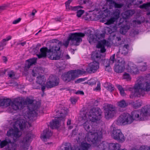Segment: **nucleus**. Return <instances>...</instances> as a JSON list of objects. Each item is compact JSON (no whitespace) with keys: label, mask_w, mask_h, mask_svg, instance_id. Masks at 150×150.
Here are the masks:
<instances>
[{"label":"nucleus","mask_w":150,"mask_h":150,"mask_svg":"<svg viewBox=\"0 0 150 150\" xmlns=\"http://www.w3.org/2000/svg\"><path fill=\"white\" fill-rule=\"evenodd\" d=\"M102 112L98 107H94L91 109L86 114H83L82 116L83 119H87V115L89 121L87 120L83 124L84 129L89 133H91L90 139L92 143L98 145L100 139V136L98 134L97 130L94 123L99 121L101 118Z\"/></svg>","instance_id":"f257e3e1"},{"label":"nucleus","mask_w":150,"mask_h":150,"mask_svg":"<svg viewBox=\"0 0 150 150\" xmlns=\"http://www.w3.org/2000/svg\"><path fill=\"white\" fill-rule=\"evenodd\" d=\"M134 120H143V119L141 116L139 110L133 111L132 112L131 115L128 113H123L118 118L117 121V123L118 125L130 124L133 122Z\"/></svg>","instance_id":"f03ea898"},{"label":"nucleus","mask_w":150,"mask_h":150,"mask_svg":"<svg viewBox=\"0 0 150 150\" xmlns=\"http://www.w3.org/2000/svg\"><path fill=\"white\" fill-rule=\"evenodd\" d=\"M129 90L132 91L130 96V98H133L136 97H140L141 95L143 96L145 94V91H150V83L147 82L143 83L139 82L136 84L133 88H130Z\"/></svg>","instance_id":"7ed1b4c3"},{"label":"nucleus","mask_w":150,"mask_h":150,"mask_svg":"<svg viewBox=\"0 0 150 150\" xmlns=\"http://www.w3.org/2000/svg\"><path fill=\"white\" fill-rule=\"evenodd\" d=\"M40 53L36 54V55L39 59L45 58L47 56V53L51 52L54 54L53 57L54 60H58L61 58V54L60 48L59 45H57L53 46L50 49H48L46 47H43L40 49Z\"/></svg>","instance_id":"20e7f679"},{"label":"nucleus","mask_w":150,"mask_h":150,"mask_svg":"<svg viewBox=\"0 0 150 150\" xmlns=\"http://www.w3.org/2000/svg\"><path fill=\"white\" fill-rule=\"evenodd\" d=\"M34 100L30 98H27L25 100H22V104L24 107L25 105H28V108L29 111L27 113L28 117L30 120H35V117L38 115L37 111L39 106L33 103Z\"/></svg>","instance_id":"39448f33"},{"label":"nucleus","mask_w":150,"mask_h":150,"mask_svg":"<svg viewBox=\"0 0 150 150\" xmlns=\"http://www.w3.org/2000/svg\"><path fill=\"white\" fill-rule=\"evenodd\" d=\"M57 113L56 117L59 119L52 120V122L50 123V127L52 129L58 128L59 127V120L60 122L61 121L64 122L65 120V117L67 113V110L66 108H64V109H62L60 112L59 110H56Z\"/></svg>","instance_id":"423d86ee"},{"label":"nucleus","mask_w":150,"mask_h":150,"mask_svg":"<svg viewBox=\"0 0 150 150\" xmlns=\"http://www.w3.org/2000/svg\"><path fill=\"white\" fill-rule=\"evenodd\" d=\"M116 64L114 66V70L116 73H121L125 68V62L123 58L117 56L115 59Z\"/></svg>","instance_id":"0eeeda50"},{"label":"nucleus","mask_w":150,"mask_h":150,"mask_svg":"<svg viewBox=\"0 0 150 150\" xmlns=\"http://www.w3.org/2000/svg\"><path fill=\"white\" fill-rule=\"evenodd\" d=\"M105 117L106 119L112 118L116 112L115 106L111 104H108L104 108Z\"/></svg>","instance_id":"6e6552de"},{"label":"nucleus","mask_w":150,"mask_h":150,"mask_svg":"<svg viewBox=\"0 0 150 150\" xmlns=\"http://www.w3.org/2000/svg\"><path fill=\"white\" fill-rule=\"evenodd\" d=\"M110 39L108 38L107 40L103 39L98 41V44L96 45V47L98 48H100V52L103 53L105 52L106 49L105 48V46L107 47H111V42H110Z\"/></svg>","instance_id":"1a4fd4ad"},{"label":"nucleus","mask_w":150,"mask_h":150,"mask_svg":"<svg viewBox=\"0 0 150 150\" xmlns=\"http://www.w3.org/2000/svg\"><path fill=\"white\" fill-rule=\"evenodd\" d=\"M74 70H71L63 74L62 76V79L65 82H68L74 80L76 76L75 74Z\"/></svg>","instance_id":"9d476101"},{"label":"nucleus","mask_w":150,"mask_h":150,"mask_svg":"<svg viewBox=\"0 0 150 150\" xmlns=\"http://www.w3.org/2000/svg\"><path fill=\"white\" fill-rule=\"evenodd\" d=\"M5 146H7L6 150H15L16 148V144L13 142H12L9 139H5L2 141L0 143V146L2 148Z\"/></svg>","instance_id":"9b49d317"},{"label":"nucleus","mask_w":150,"mask_h":150,"mask_svg":"<svg viewBox=\"0 0 150 150\" xmlns=\"http://www.w3.org/2000/svg\"><path fill=\"white\" fill-rule=\"evenodd\" d=\"M32 135L30 133H28L21 140V143L22 147L24 149H28L32 140Z\"/></svg>","instance_id":"f8f14e48"},{"label":"nucleus","mask_w":150,"mask_h":150,"mask_svg":"<svg viewBox=\"0 0 150 150\" xmlns=\"http://www.w3.org/2000/svg\"><path fill=\"white\" fill-rule=\"evenodd\" d=\"M112 136L113 139L120 142H123L125 140V137L120 129H113Z\"/></svg>","instance_id":"ddd939ff"},{"label":"nucleus","mask_w":150,"mask_h":150,"mask_svg":"<svg viewBox=\"0 0 150 150\" xmlns=\"http://www.w3.org/2000/svg\"><path fill=\"white\" fill-rule=\"evenodd\" d=\"M20 132L18 129L17 127L14 128V129L12 128L10 129L7 132V135L8 137H11L13 138L14 142H16L17 138H19L21 134H19Z\"/></svg>","instance_id":"4468645a"},{"label":"nucleus","mask_w":150,"mask_h":150,"mask_svg":"<svg viewBox=\"0 0 150 150\" xmlns=\"http://www.w3.org/2000/svg\"><path fill=\"white\" fill-rule=\"evenodd\" d=\"M22 104V99L18 98L12 101L11 106L12 109L15 110H21L24 108V106Z\"/></svg>","instance_id":"2eb2a0df"},{"label":"nucleus","mask_w":150,"mask_h":150,"mask_svg":"<svg viewBox=\"0 0 150 150\" xmlns=\"http://www.w3.org/2000/svg\"><path fill=\"white\" fill-rule=\"evenodd\" d=\"M127 39L129 40V38H111L110 40L111 42V46L112 45L115 46H118L127 43Z\"/></svg>","instance_id":"dca6fc26"},{"label":"nucleus","mask_w":150,"mask_h":150,"mask_svg":"<svg viewBox=\"0 0 150 150\" xmlns=\"http://www.w3.org/2000/svg\"><path fill=\"white\" fill-rule=\"evenodd\" d=\"M99 68V62L93 61L88 64L86 70L88 73H91L96 72Z\"/></svg>","instance_id":"f3484780"},{"label":"nucleus","mask_w":150,"mask_h":150,"mask_svg":"<svg viewBox=\"0 0 150 150\" xmlns=\"http://www.w3.org/2000/svg\"><path fill=\"white\" fill-rule=\"evenodd\" d=\"M141 116L143 120H148V117L150 115V110L149 106H145L141 109L140 112Z\"/></svg>","instance_id":"a211bd4d"},{"label":"nucleus","mask_w":150,"mask_h":150,"mask_svg":"<svg viewBox=\"0 0 150 150\" xmlns=\"http://www.w3.org/2000/svg\"><path fill=\"white\" fill-rule=\"evenodd\" d=\"M126 69L128 72L132 74L135 73L137 69L136 65L131 62H129L127 64Z\"/></svg>","instance_id":"6ab92c4d"},{"label":"nucleus","mask_w":150,"mask_h":150,"mask_svg":"<svg viewBox=\"0 0 150 150\" xmlns=\"http://www.w3.org/2000/svg\"><path fill=\"white\" fill-rule=\"evenodd\" d=\"M103 54L102 55L101 54L100 52L95 51L92 52L91 56V58L94 61L98 62V61L101 59L102 57H105V54Z\"/></svg>","instance_id":"aec40b11"},{"label":"nucleus","mask_w":150,"mask_h":150,"mask_svg":"<svg viewBox=\"0 0 150 150\" xmlns=\"http://www.w3.org/2000/svg\"><path fill=\"white\" fill-rule=\"evenodd\" d=\"M44 72L43 68L41 67L35 68L32 70V74L33 76L41 75V74Z\"/></svg>","instance_id":"412c9836"},{"label":"nucleus","mask_w":150,"mask_h":150,"mask_svg":"<svg viewBox=\"0 0 150 150\" xmlns=\"http://www.w3.org/2000/svg\"><path fill=\"white\" fill-rule=\"evenodd\" d=\"M11 102V100L9 98L6 99L0 98V106L6 107L10 105Z\"/></svg>","instance_id":"4be33fe9"},{"label":"nucleus","mask_w":150,"mask_h":150,"mask_svg":"<svg viewBox=\"0 0 150 150\" xmlns=\"http://www.w3.org/2000/svg\"><path fill=\"white\" fill-rule=\"evenodd\" d=\"M121 145L119 144L110 143L109 144V149L110 150H127L124 149H120Z\"/></svg>","instance_id":"5701e85b"},{"label":"nucleus","mask_w":150,"mask_h":150,"mask_svg":"<svg viewBox=\"0 0 150 150\" xmlns=\"http://www.w3.org/2000/svg\"><path fill=\"white\" fill-rule=\"evenodd\" d=\"M37 58H34L28 60L27 64H26L25 67V69H26L30 68L31 66L33 64H35L36 63Z\"/></svg>","instance_id":"b1692460"},{"label":"nucleus","mask_w":150,"mask_h":150,"mask_svg":"<svg viewBox=\"0 0 150 150\" xmlns=\"http://www.w3.org/2000/svg\"><path fill=\"white\" fill-rule=\"evenodd\" d=\"M49 79L50 80V82H52L53 84V87L57 86L59 83V79L55 76H50Z\"/></svg>","instance_id":"393cba45"},{"label":"nucleus","mask_w":150,"mask_h":150,"mask_svg":"<svg viewBox=\"0 0 150 150\" xmlns=\"http://www.w3.org/2000/svg\"><path fill=\"white\" fill-rule=\"evenodd\" d=\"M134 13V10H128L124 13L122 14V16L123 18L127 19L132 16Z\"/></svg>","instance_id":"a878e982"},{"label":"nucleus","mask_w":150,"mask_h":150,"mask_svg":"<svg viewBox=\"0 0 150 150\" xmlns=\"http://www.w3.org/2000/svg\"><path fill=\"white\" fill-rule=\"evenodd\" d=\"M70 39V45L78 46L80 42L82 41V38H71Z\"/></svg>","instance_id":"bb28decb"},{"label":"nucleus","mask_w":150,"mask_h":150,"mask_svg":"<svg viewBox=\"0 0 150 150\" xmlns=\"http://www.w3.org/2000/svg\"><path fill=\"white\" fill-rule=\"evenodd\" d=\"M52 134V133L51 131L46 129L43 131L42 138L44 139H49Z\"/></svg>","instance_id":"cd10ccee"},{"label":"nucleus","mask_w":150,"mask_h":150,"mask_svg":"<svg viewBox=\"0 0 150 150\" xmlns=\"http://www.w3.org/2000/svg\"><path fill=\"white\" fill-rule=\"evenodd\" d=\"M46 81V79L43 75L38 76L37 77L36 82L40 85L44 84Z\"/></svg>","instance_id":"c85d7f7f"},{"label":"nucleus","mask_w":150,"mask_h":150,"mask_svg":"<svg viewBox=\"0 0 150 150\" xmlns=\"http://www.w3.org/2000/svg\"><path fill=\"white\" fill-rule=\"evenodd\" d=\"M84 34L83 33H70L68 38H83Z\"/></svg>","instance_id":"c756f323"},{"label":"nucleus","mask_w":150,"mask_h":150,"mask_svg":"<svg viewBox=\"0 0 150 150\" xmlns=\"http://www.w3.org/2000/svg\"><path fill=\"white\" fill-rule=\"evenodd\" d=\"M87 16V18L88 20L96 21L99 19L98 16L95 13H93L91 14H88Z\"/></svg>","instance_id":"7c9ffc66"},{"label":"nucleus","mask_w":150,"mask_h":150,"mask_svg":"<svg viewBox=\"0 0 150 150\" xmlns=\"http://www.w3.org/2000/svg\"><path fill=\"white\" fill-rule=\"evenodd\" d=\"M98 146L100 149L96 150H105L108 146H109V144L106 142L103 141Z\"/></svg>","instance_id":"2f4dec72"},{"label":"nucleus","mask_w":150,"mask_h":150,"mask_svg":"<svg viewBox=\"0 0 150 150\" xmlns=\"http://www.w3.org/2000/svg\"><path fill=\"white\" fill-rule=\"evenodd\" d=\"M129 48V45L127 43V44H125L122 49L121 54L124 55H126L128 52Z\"/></svg>","instance_id":"473e14b6"},{"label":"nucleus","mask_w":150,"mask_h":150,"mask_svg":"<svg viewBox=\"0 0 150 150\" xmlns=\"http://www.w3.org/2000/svg\"><path fill=\"white\" fill-rule=\"evenodd\" d=\"M84 34V36L86 35L88 38H95L94 34L93 33V31L90 29H88L85 30L84 33H83Z\"/></svg>","instance_id":"72a5a7b5"},{"label":"nucleus","mask_w":150,"mask_h":150,"mask_svg":"<svg viewBox=\"0 0 150 150\" xmlns=\"http://www.w3.org/2000/svg\"><path fill=\"white\" fill-rule=\"evenodd\" d=\"M140 8L142 9L146 10L147 11H150V2L144 4L140 6Z\"/></svg>","instance_id":"f704fd0d"},{"label":"nucleus","mask_w":150,"mask_h":150,"mask_svg":"<svg viewBox=\"0 0 150 150\" xmlns=\"http://www.w3.org/2000/svg\"><path fill=\"white\" fill-rule=\"evenodd\" d=\"M117 105L120 108H124L128 106V103H126L124 100H123L118 102Z\"/></svg>","instance_id":"c9c22d12"},{"label":"nucleus","mask_w":150,"mask_h":150,"mask_svg":"<svg viewBox=\"0 0 150 150\" xmlns=\"http://www.w3.org/2000/svg\"><path fill=\"white\" fill-rule=\"evenodd\" d=\"M11 38H7V39H4L0 42V51L2 50L4 48V46L6 44V42L8 41L11 39Z\"/></svg>","instance_id":"e433bc0d"},{"label":"nucleus","mask_w":150,"mask_h":150,"mask_svg":"<svg viewBox=\"0 0 150 150\" xmlns=\"http://www.w3.org/2000/svg\"><path fill=\"white\" fill-rule=\"evenodd\" d=\"M18 122V125L20 129L21 130L23 129L25 126V120L23 119L20 120Z\"/></svg>","instance_id":"4c0bfd02"},{"label":"nucleus","mask_w":150,"mask_h":150,"mask_svg":"<svg viewBox=\"0 0 150 150\" xmlns=\"http://www.w3.org/2000/svg\"><path fill=\"white\" fill-rule=\"evenodd\" d=\"M120 14V11L119 10L117 9L115 10L113 12L112 17L116 20H117L119 17Z\"/></svg>","instance_id":"58836bf2"},{"label":"nucleus","mask_w":150,"mask_h":150,"mask_svg":"<svg viewBox=\"0 0 150 150\" xmlns=\"http://www.w3.org/2000/svg\"><path fill=\"white\" fill-rule=\"evenodd\" d=\"M90 145L87 143L82 142L81 144V147L83 150H88Z\"/></svg>","instance_id":"ea45409f"},{"label":"nucleus","mask_w":150,"mask_h":150,"mask_svg":"<svg viewBox=\"0 0 150 150\" xmlns=\"http://www.w3.org/2000/svg\"><path fill=\"white\" fill-rule=\"evenodd\" d=\"M105 64H104L105 65V69L106 71H107L108 72H110L111 70V69L110 66V61L109 60H107L106 61Z\"/></svg>","instance_id":"a19ab883"},{"label":"nucleus","mask_w":150,"mask_h":150,"mask_svg":"<svg viewBox=\"0 0 150 150\" xmlns=\"http://www.w3.org/2000/svg\"><path fill=\"white\" fill-rule=\"evenodd\" d=\"M100 38H89V39H88V40L89 41V42L90 44H92L94 43H96L98 44V41H99L100 39Z\"/></svg>","instance_id":"79ce46f5"},{"label":"nucleus","mask_w":150,"mask_h":150,"mask_svg":"<svg viewBox=\"0 0 150 150\" xmlns=\"http://www.w3.org/2000/svg\"><path fill=\"white\" fill-rule=\"evenodd\" d=\"M106 3L107 4L110 9L112 8L114 6L115 1L113 0H106Z\"/></svg>","instance_id":"37998d69"},{"label":"nucleus","mask_w":150,"mask_h":150,"mask_svg":"<svg viewBox=\"0 0 150 150\" xmlns=\"http://www.w3.org/2000/svg\"><path fill=\"white\" fill-rule=\"evenodd\" d=\"M117 86V88L120 91L121 95L122 96H125V93L123 88L122 87V86L119 85H118Z\"/></svg>","instance_id":"c03bdc74"},{"label":"nucleus","mask_w":150,"mask_h":150,"mask_svg":"<svg viewBox=\"0 0 150 150\" xmlns=\"http://www.w3.org/2000/svg\"><path fill=\"white\" fill-rule=\"evenodd\" d=\"M129 29V28L128 26H124L123 27L120 28V31L121 34L125 35V34L127 30Z\"/></svg>","instance_id":"a18cd8bd"},{"label":"nucleus","mask_w":150,"mask_h":150,"mask_svg":"<svg viewBox=\"0 0 150 150\" xmlns=\"http://www.w3.org/2000/svg\"><path fill=\"white\" fill-rule=\"evenodd\" d=\"M82 8H83V7L81 6H70L69 9L68 11L71 10V11H77V10H78L79 9Z\"/></svg>","instance_id":"49530a36"},{"label":"nucleus","mask_w":150,"mask_h":150,"mask_svg":"<svg viewBox=\"0 0 150 150\" xmlns=\"http://www.w3.org/2000/svg\"><path fill=\"white\" fill-rule=\"evenodd\" d=\"M116 19L112 17L109 19L107 20V22L105 23V24L108 25H110L116 21Z\"/></svg>","instance_id":"de8ad7c7"},{"label":"nucleus","mask_w":150,"mask_h":150,"mask_svg":"<svg viewBox=\"0 0 150 150\" xmlns=\"http://www.w3.org/2000/svg\"><path fill=\"white\" fill-rule=\"evenodd\" d=\"M105 33L100 34L98 32H96L94 33L96 38H105Z\"/></svg>","instance_id":"09e8293b"},{"label":"nucleus","mask_w":150,"mask_h":150,"mask_svg":"<svg viewBox=\"0 0 150 150\" xmlns=\"http://www.w3.org/2000/svg\"><path fill=\"white\" fill-rule=\"evenodd\" d=\"M71 39V38H68L67 40H64L62 43V45L64 46L66 48H67L70 42V39Z\"/></svg>","instance_id":"8fccbe9b"},{"label":"nucleus","mask_w":150,"mask_h":150,"mask_svg":"<svg viewBox=\"0 0 150 150\" xmlns=\"http://www.w3.org/2000/svg\"><path fill=\"white\" fill-rule=\"evenodd\" d=\"M85 83H87L89 85L92 86L95 85L96 83V81L94 80L93 79H91L90 81H88L87 82H85Z\"/></svg>","instance_id":"3c124183"},{"label":"nucleus","mask_w":150,"mask_h":150,"mask_svg":"<svg viewBox=\"0 0 150 150\" xmlns=\"http://www.w3.org/2000/svg\"><path fill=\"white\" fill-rule=\"evenodd\" d=\"M41 45L40 44H39L37 45L36 46L35 48H33L32 50V52L34 54H36L38 52L39 50Z\"/></svg>","instance_id":"603ef678"},{"label":"nucleus","mask_w":150,"mask_h":150,"mask_svg":"<svg viewBox=\"0 0 150 150\" xmlns=\"http://www.w3.org/2000/svg\"><path fill=\"white\" fill-rule=\"evenodd\" d=\"M53 84L52 82H50V80L48 79L46 84V86L47 88H51L53 87Z\"/></svg>","instance_id":"864d4df0"},{"label":"nucleus","mask_w":150,"mask_h":150,"mask_svg":"<svg viewBox=\"0 0 150 150\" xmlns=\"http://www.w3.org/2000/svg\"><path fill=\"white\" fill-rule=\"evenodd\" d=\"M84 11L81 9H79L76 12V16L78 17H80L84 13Z\"/></svg>","instance_id":"5fc2aeb1"},{"label":"nucleus","mask_w":150,"mask_h":150,"mask_svg":"<svg viewBox=\"0 0 150 150\" xmlns=\"http://www.w3.org/2000/svg\"><path fill=\"white\" fill-rule=\"evenodd\" d=\"M123 78L126 79L127 81L131 79L129 74L126 73H125L123 74Z\"/></svg>","instance_id":"6e6d98bb"},{"label":"nucleus","mask_w":150,"mask_h":150,"mask_svg":"<svg viewBox=\"0 0 150 150\" xmlns=\"http://www.w3.org/2000/svg\"><path fill=\"white\" fill-rule=\"evenodd\" d=\"M133 107L135 109L139 108L141 106V103L140 102H137L133 104Z\"/></svg>","instance_id":"4d7b16f0"},{"label":"nucleus","mask_w":150,"mask_h":150,"mask_svg":"<svg viewBox=\"0 0 150 150\" xmlns=\"http://www.w3.org/2000/svg\"><path fill=\"white\" fill-rule=\"evenodd\" d=\"M71 2V0H68L65 3L66 8L67 10H68L70 8V4Z\"/></svg>","instance_id":"13d9d810"},{"label":"nucleus","mask_w":150,"mask_h":150,"mask_svg":"<svg viewBox=\"0 0 150 150\" xmlns=\"http://www.w3.org/2000/svg\"><path fill=\"white\" fill-rule=\"evenodd\" d=\"M122 6L123 5L122 4L118 3L115 1L114 7L115 8H120L122 7Z\"/></svg>","instance_id":"bf43d9fd"},{"label":"nucleus","mask_w":150,"mask_h":150,"mask_svg":"<svg viewBox=\"0 0 150 150\" xmlns=\"http://www.w3.org/2000/svg\"><path fill=\"white\" fill-rule=\"evenodd\" d=\"M115 89L114 87L112 84L110 83V85L108 86L107 89L110 91H112Z\"/></svg>","instance_id":"052dcab7"},{"label":"nucleus","mask_w":150,"mask_h":150,"mask_svg":"<svg viewBox=\"0 0 150 150\" xmlns=\"http://www.w3.org/2000/svg\"><path fill=\"white\" fill-rule=\"evenodd\" d=\"M115 54H113L110 57V60H109L110 64H112L114 63L115 61Z\"/></svg>","instance_id":"680f3d73"},{"label":"nucleus","mask_w":150,"mask_h":150,"mask_svg":"<svg viewBox=\"0 0 150 150\" xmlns=\"http://www.w3.org/2000/svg\"><path fill=\"white\" fill-rule=\"evenodd\" d=\"M94 91H98L100 90V83L99 82H98L96 87L93 89Z\"/></svg>","instance_id":"e2e57ef3"},{"label":"nucleus","mask_w":150,"mask_h":150,"mask_svg":"<svg viewBox=\"0 0 150 150\" xmlns=\"http://www.w3.org/2000/svg\"><path fill=\"white\" fill-rule=\"evenodd\" d=\"M78 98L74 97H71L70 98V101L71 103L73 104H75L77 101Z\"/></svg>","instance_id":"0e129e2a"},{"label":"nucleus","mask_w":150,"mask_h":150,"mask_svg":"<svg viewBox=\"0 0 150 150\" xmlns=\"http://www.w3.org/2000/svg\"><path fill=\"white\" fill-rule=\"evenodd\" d=\"M139 33V32L135 30H134L132 31L130 33V35L133 36V37L135 35H137Z\"/></svg>","instance_id":"69168bd1"},{"label":"nucleus","mask_w":150,"mask_h":150,"mask_svg":"<svg viewBox=\"0 0 150 150\" xmlns=\"http://www.w3.org/2000/svg\"><path fill=\"white\" fill-rule=\"evenodd\" d=\"M85 80V78H79L75 81V83H79L82 82Z\"/></svg>","instance_id":"338daca9"},{"label":"nucleus","mask_w":150,"mask_h":150,"mask_svg":"<svg viewBox=\"0 0 150 150\" xmlns=\"http://www.w3.org/2000/svg\"><path fill=\"white\" fill-rule=\"evenodd\" d=\"M7 7V6L6 4H4L2 6H0V13H1L2 11L5 10L6 8Z\"/></svg>","instance_id":"774afa93"}]
</instances>
